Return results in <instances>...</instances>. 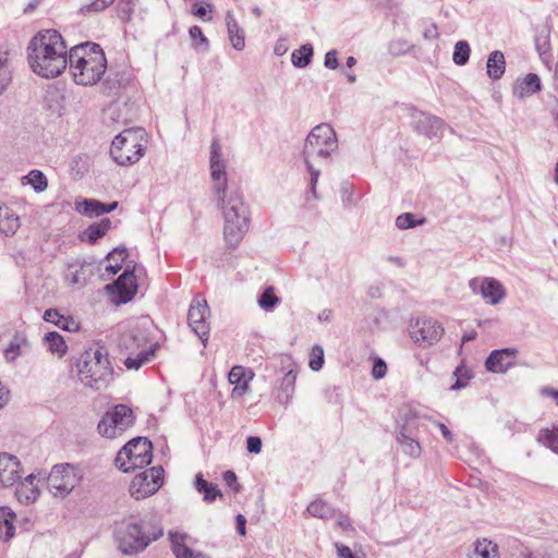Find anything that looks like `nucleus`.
I'll return each mask as SVG.
<instances>
[{
	"label": "nucleus",
	"instance_id": "a18cd8bd",
	"mask_svg": "<svg viewBox=\"0 0 558 558\" xmlns=\"http://www.w3.org/2000/svg\"><path fill=\"white\" fill-rule=\"evenodd\" d=\"M535 47L538 51L539 57L543 59L544 63L548 66V51H549V33L547 31H543L535 38Z\"/></svg>",
	"mask_w": 558,
	"mask_h": 558
},
{
	"label": "nucleus",
	"instance_id": "052dcab7",
	"mask_svg": "<svg viewBox=\"0 0 558 558\" xmlns=\"http://www.w3.org/2000/svg\"><path fill=\"white\" fill-rule=\"evenodd\" d=\"M210 10V4L207 3V4H195L193 7V10H192V13L193 15L199 17V19H203V20H206V16H207V13L208 11ZM211 17H207V20H210Z\"/></svg>",
	"mask_w": 558,
	"mask_h": 558
},
{
	"label": "nucleus",
	"instance_id": "bb28decb",
	"mask_svg": "<svg viewBox=\"0 0 558 558\" xmlns=\"http://www.w3.org/2000/svg\"><path fill=\"white\" fill-rule=\"evenodd\" d=\"M295 380H296V373L293 371L287 372L281 380L278 393H277V401L283 405L289 404L291 401L294 389H295Z\"/></svg>",
	"mask_w": 558,
	"mask_h": 558
},
{
	"label": "nucleus",
	"instance_id": "9d476101",
	"mask_svg": "<svg viewBox=\"0 0 558 558\" xmlns=\"http://www.w3.org/2000/svg\"><path fill=\"white\" fill-rule=\"evenodd\" d=\"M133 411L125 404H117L98 423V432L107 438H116L133 426Z\"/></svg>",
	"mask_w": 558,
	"mask_h": 558
},
{
	"label": "nucleus",
	"instance_id": "2f4dec72",
	"mask_svg": "<svg viewBox=\"0 0 558 558\" xmlns=\"http://www.w3.org/2000/svg\"><path fill=\"white\" fill-rule=\"evenodd\" d=\"M306 510L312 517L318 518L322 520H328L330 518H333L336 514V510L330 505H328L326 501H324L322 499H316V500L312 501L307 506Z\"/></svg>",
	"mask_w": 558,
	"mask_h": 558
},
{
	"label": "nucleus",
	"instance_id": "603ef678",
	"mask_svg": "<svg viewBox=\"0 0 558 558\" xmlns=\"http://www.w3.org/2000/svg\"><path fill=\"white\" fill-rule=\"evenodd\" d=\"M424 219L415 220L414 215L411 213L401 214L396 219V226L401 230L414 228L418 225H422Z\"/></svg>",
	"mask_w": 558,
	"mask_h": 558
},
{
	"label": "nucleus",
	"instance_id": "20e7f679",
	"mask_svg": "<svg viewBox=\"0 0 558 558\" xmlns=\"http://www.w3.org/2000/svg\"><path fill=\"white\" fill-rule=\"evenodd\" d=\"M78 377L86 387L100 390L113 379V367L104 347L85 350L77 362Z\"/></svg>",
	"mask_w": 558,
	"mask_h": 558
},
{
	"label": "nucleus",
	"instance_id": "6e6d98bb",
	"mask_svg": "<svg viewBox=\"0 0 558 558\" xmlns=\"http://www.w3.org/2000/svg\"><path fill=\"white\" fill-rule=\"evenodd\" d=\"M386 373H387V365L384 362V360L378 357L374 362L373 369H372V375H373V377L375 379H381V378L385 377Z\"/></svg>",
	"mask_w": 558,
	"mask_h": 558
},
{
	"label": "nucleus",
	"instance_id": "f257e3e1",
	"mask_svg": "<svg viewBox=\"0 0 558 558\" xmlns=\"http://www.w3.org/2000/svg\"><path fill=\"white\" fill-rule=\"evenodd\" d=\"M26 51L32 70H66V46L56 29L36 33L29 40Z\"/></svg>",
	"mask_w": 558,
	"mask_h": 558
},
{
	"label": "nucleus",
	"instance_id": "774afa93",
	"mask_svg": "<svg viewBox=\"0 0 558 558\" xmlns=\"http://www.w3.org/2000/svg\"><path fill=\"white\" fill-rule=\"evenodd\" d=\"M541 395L544 397H550L555 400L556 404L558 405V390H555L550 387H543L541 389Z\"/></svg>",
	"mask_w": 558,
	"mask_h": 558
},
{
	"label": "nucleus",
	"instance_id": "a878e982",
	"mask_svg": "<svg viewBox=\"0 0 558 558\" xmlns=\"http://www.w3.org/2000/svg\"><path fill=\"white\" fill-rule=\"evenodd\" d=\"M35 480L36 476L34 474H29L19 484L15 495L20 502L29 504L37 499L39 490L35 484Z\"/></svg>",
	"mask_w": 558,
	"mask_h": 558
},
{
	"label": "nucleus",
	"instance_id": "f3484780",
	"mask_svg": "<svg viewBox=\"0 0 558 558\" xmlns=\"http://www.w3.org/2000/svg\"><path fill=\"white\" fill-rule=\"evenodd\" d=\"M208 316L209 308L206 300H193L189 308L187 322L204 345L208 341L209 337V324L207 323Z\"/></svg>",
	"mask_w": 558,
	"mask_h": 558
},
{
	"label": "nucleus",
	"instance_id": "338daca9",
	"mask_svg": "<svg viewBox=\"0 0 558 558\" xmlns=\"http://www.w3.org/2000/svg\"><path fill=\"white\" fill-rule=\"evenodd\" d=\"M337 525L342 529L343 531L352 530V524L350 522V519L344 514H339L337 519Z\"/></svg>",
	"mask_w": 558,
	"mask_h": 558
},
{
	"label": "nucleus",
	"instance_id": "b1692460",
	"mask_svg": "<svg viewBox=\"0 0 558 558\" xmlns=\"http://www.w3.org/2000/svg\"><path fill=\"white\" fill-rule=\"evenodd\" d=\"M65 98L57 89H48L44 98V109L51 118H60L65 111Z\"/></svg>",
	"mask_w": 558,
	"mask_h": 558
},
{
	"label": "nucleus",
	"instance_id": "39448f33",
	"mask_svg": "<svg viewBox=\"0 0 558 558\" xmlns=\"http://www.w3.org/2000/svg\"><path fill=\"white\" fill-rule=\"evenodd\" d=\"M338 148V140L335 130L327 123H322L312 129L307 135L303 148V156L306 168L311 173V191L316 194V184L320 174L318 169H315L312 159L320 158L327 160L332 153Z\"/></svg>",
	"mask_w": 558,
	"mask_h": 558
},
{
	"label": "nucleus",
	"instance_id": "49530a36",
	"mask_svg": "<svg viewBox=\"0 0 558 558\" xmlns=\"http://www.w3.org/2000/svg\"><path fill=\"white\" fill-rule=\"evenodd\" d=\"M538 440L554 452L558 453V429H543L539 433Z\"/></svg>",
	"mask_w": 558,
	"mask_h": 558
},
{
	"label": "nucleus",
	"instance_id": "09e8293b",
	"mask_svg": "<svg viewBox=\"0 0 558 558\" xmlns=\"http://www.w3.org/2000/svg\"><path fill=\"white\" fill-rule=\"evenodd\" d=\"M324 364V350L319 344L313 345L310 353V362L308 365L312 371H319Z\"/></svg>",
	"mask_w": 558,
	"mask_h": 558
},
{
	"label": "nucleus",
	"instance_id": "f8f14e48",
	"mask_svg": "<svg viewBox=\"0 0 558 558\" xmlns=\"http://www.w3.org/2000/svg\"><path fill=\"white\" fill-rule=\"evenodd\" d=\"M444 335V327L433 318H418L410 325L411 339L421 347H430Z\"/></svg>",
	"mask_w": 558,
	"mask_h": 558
},
{
	"label": "nucleus",
	"instance_id": "ea45409f",
	"mask_svg": "<svg viewBox=\"0 0 558 558\" xmlns=\"http://www.w3.org/2000/svg\"><path fill=\"white\" fill-rule=\"evenodd\" d=\"M101 202L97 199H84L83 202L77 203L76 210L89 218L101 216L100 211Z\"/></svg>",
	"mask_w": 558,
	"mask_h": 558
},
{
	"label": "nucleus",
	"instance_id": "c03bdc74",
	"mask_svg": "<svg viewBox=\"0 0 558 558\" xmlns=\"http://www.w3.org/2000/svg\"><path fill=\"white\" fill-rule=\"evenodd\" d=\"M470 51L469 44L465 40H459L454 46L453 62L459 66L464 65L469 61Z\"/></svg>",
	"mask_w": 558,
	"mask_h": 558
},
{
	"label": "nucleus",
	"instance_id": "f03ea898",
	"mask_svg": "<svg viewBox=\"0 0 558 558\" xmlns=\"http://www.w3.org/2000/svg\"><path fill=\"white\" fill-rule=\"evenodd\" d=\"M215 197L225 218V240L230 247L234 248L248 230V207L244 202L243 194L236 189H228L222 195H215Z\"/></svg>",
	"mask_w": 558,
	"mask_h": 558
},
{
	"label": "nucleus",
	"instance_id": "69168bd1",
	"mask_svg": "<svg viewBox=\"0 0 558 558\" xmlns=\"http://www.w3.org/2000/svg\"><path fill=\"white\" fill-rule=\"evenodd\" d=\"M11 81V72H0V95L7 89Z\"/></svg>",
	"mask_w": 558,
	"mask_h": 558
},
{
	"label": "nucleus",
	"instance_id": "9b49d317",
	"mask_svg": "<svg viewBox=\"0 0 558 558\" xmlns=\"http://www.w3.org/2000/svg\"><path fill=\"white\" fill-rule=\"evenodd\" d=\"M163 484V469L153 466L134 476L130 485V494L135 499H144L154 495Z\"/></svg>",
	"mask_w": 558,
	"mask_h": 558
},
{
	"label": "nucleus",
	"instance_id": "7c9ffc66",
	"mask_svg": "<svg viewBox=\"0 0 558 558\" xmlns=\"http://www.w3.org/2000/svg\"><path fill=\"white\" fill-rule=\"evenodd\" d=\"M14 518V513L8 508L0 507V538L9 541L13 537L15 532Z\"/></svg>",
	"mask_w": 558,
	"mask_h": 558
},
{
	"label": "nucleus",
	"instance_id": "72a5a7b5",
	"mask_svg": "<svg viewBox=\"0 0 558 558\" xmlns=\"http://www.w3.org/2000/svg\"><path fill=\"white\" fill-rule=\"evenodd\" d=\"M313 58V46L305 44L292 52L291 61L295 68H305Z\"/></svg>",
	"mask_w": 558,
	"mask_h": 558
},
{
	"label": "nucleus",
	"instance_id": "bf43d9fd",
	"mask_svg": "<svg viewBox=\"0 0 558 558\" xmlns=\"http://www.w3.org/2000/svg\"><path fill=\"white\" fill-rule=\"evenodd\" d=\"M57 326L68 331H74L78 329V324L71 317L62 316L61 320L57 322Z\"/></svg>",
	"mask_w": 558,
	"mask_h": 558
},
{
	"label": "nucleus",
	"instance_id": "7ed1b4c3",
	"mask_svg": "<svg viewBox=\"0 0 558 558\" xmlns=\"http://www.w3.org/2000/svg\"><path fill=\"white\" fill-rule=\"evenodd\" d=\"M163 531L159 524L135 519H125L117 522L113 536L118 549L126 556L137 555L148 545L162 536Z\"/></svg>",
	"mask_w": 558,
	"mask_h": 558
},
{
	"label": "nucleus",
	"instance_id": "6e6552de",
	"mask_svg": "<svg viewBox=\"0 0 558 558\" xmlns=\"http://www.w3.org/2000/svg\"><path fill=\"white\" fill-rule=\"evenodd\" d=\"M84 470L76 464L59 463L52 466L48 477V490L56 497L64 498L83 481Z\"/></svg>",
	"mask_w": 558,
	"mask_h": 558
},
{
	"label": "nucleus",
	"instance_id": "4d7b16f0",
	"mask_svg": "<svg viewBox=\"0 0 558 558\" xmlns=\"http://www.w3.org/2000/svg\"><path fill=\"white\" fill-rule=\"evenodd\" d=\"M246 449L251 453H259L262 451V439L257 436H250L246 440Z\"/></svg>",
	"mask_w": 558,
	"mask_h": 558
},
{
	"label": "nucleus",
	"instance_id": "dca6fc26",
	"mask_svg": "<svg viewBox=\"0 0 558 558\" xmlns=\"http://www.w3.org/2000/svg\"><path fill=\"white\" fill-rule=\"evenodd\" d=\"M146 319H144L142 323H129L128 329H125L120 337V347L131 353L137 350H148L147 344L149 342V337L146 329Z\"/></svg>",
	"mask_w": 558,
	"mask_h": 558
},
{
	"label": "nucleus",
	"instance_id": "4be33fe9",
	"mask_svg": "<svg viewBox=\"0 0 558 558\" xmlns=\"http://www.w3.org/2000/svg\"><path fill=\"white\" fill-rule=\"evenodd\" d=\"M541 87L539 77L535 73L530 72L523 78L515 81L513 84V95L519 99H523L541 90Z\"/></svg>",
	"mask_w": 558,
	"mask_h": 558
},
{
	"label": "nucleus",
	"instance_id": "c85d7f7f",
	"mask_svg": "<svg viewBox=\"0 0 558 558\" xmlns=\"http://www.w3.org/2000/svg\"><path fill=\"white\" fill-rule=\"evenodd\" d=\"M19 228V217L7 205L0 203V232L9 235L15 233Z\"/></svg>",
	"mask_w": 558,
	"mask_h": 558
},
{
	"label": "nucleus",
	"instance_id": "423d86ee",
	"mask_svg": "<svg viewBox=\"0 0 558 558\" xmlns=\"http://www.w3.org/2000/svg\"><path fill=\"white\" fill-rule=\"evenodd\" d=\"M148 135L143 128H129L112 141L110 155L120 166L134 165L145 155Z\"/></svg>",
	"mask_w": 558,
	"mask_h": 558
},
{
	"label": "nucleus",
	"instance_id": "13d9d810",
	"mask_svg": "<svg viewBox=\"0 0 558 558\" xmlns=\"http://www.w3.org/2000/svg\"><path fill=\"white\" fill-rule=\"evenodd\" d=\"M324 64L329 70H336L339 65L338 58H337V51L336 50H329L325 54Z\"/></svg>",
	"mask_w": 558,
	"mask_h": 558
},
{
	"label": "nucleus",
	"instance_id": "c9c22d12",
	"mask_svg": "<svg viewBox=\"0 0 558 558\" xmlns=\"http://www.w3.org/2000/svg\"><path fill=\"white\" fill-rule=\"evenodd\" d=\"M111 228V221L108 218L102 219L98 223L89 226L84 234L90 243H95L97 240L102 238Z\"/></svg>",
	"mask_w": 558,
	"mask_h": 558
},
{
	"label": "nucleus",
	"instance_id": "79ce46f5",
	"mask_svg": "<svg viewBox=\"0 0 558 558\" xmlns=\"http://www.w3.org/2000/svg\"><path fill=\"white\" fill-rule=\"evenodd\" d=\"M23 180L31 184L37 193L44 192L48 186L47 178L40 170H31Z\"/></svg>",
	"mask_w": 558,
	"mask_h": 558
},
{
	"label": "nucleus",
	"instance_id": "f704fd0d",
	"mask_svg": "<svg viewBox=\"0 0 558 558\" xmlns=\"http://www.w3.org/2000/svg\"><path fill=\"white\" fill-rule=\"evenodd\" d=\"M44 341L48 348V350L58 355H63L66 351L65 342L61 335L57 331H49L45 335Z\"/></svg>",
	"mask_w": 558,
	"mask_h": 558
},
{
	"label": "nucleus",
	"instance_id": "0eeeda50",
	"mask_svg": "<svg viewBox=\"0 0 558 558\" xmlns=\"http://www.w3.org/2000/svg\"><path fill=\"white\" fill-rule=\"evenodd\" d=\"M153 445L145 437H136L124 445L118 452L114 464L123 473L150 464Z\"/></svg>",
	"mask_w": 558,
	"mask_h": 558
},
{
	"label": "nucleus",
	"instance_id": "2eb2a0df",
	"mask_svg": "<svg viewBox=\"0 0 558 558\" xmlns=\"http://www.w3.org/2000/svg\"><path fill=\"white\" fill-rule=\"evenodd\" d=\"M209 168L213 181V194L222 195L226 190L230 187L228 186L226 163L222 160L221 146L217 140H214L210 145Z\"/></svg>",
	"mask_w": 558,
	"mask_h": 558
},
{
	"label": "nucleus",
	"instance_id": "5701e85b",
	"mask_svg": "<svg viewBox=\"0 0 558 558\" xmlns=\"http://www.w3.org/2000/svg\"><path fill=\"white\" fill-rule=\"evenodd\" d=\"M253 377V374L246 378L245 368L242 366H234L229 372L228 378L231 385H233L232 389V398H241L243 397L247 390H248V380H251Z\"/></svg>",
	"mask_w": 558,
	"mask_h": 558
},
{
	"label": "nucleus",
	"instance_id": "a211bd4d",
	"mask_svg": "<svg viewBox=\"0 0 558 558\" xmlns=\"http://www.w3.org/2000/svg\"><path fill=\"white\" fill-rule=\"evenodd\" d=\"M469 287L475 294H481L487 304L496 305L506 296L502 284L494 278H473Z\"/></svg>",
	"mask_w": 558,
	"mask_h": 558
},
{
	"label": "nucleus",
	"instance_id": "58836bf2",
	"mask_svg": "<svg viewBox=\"0 0 558 558\" xmlns=\"http://www.w3.org/2000/svg\"><path fill=\"white\" fill-rule=\"evenodd\" d=\"M106 72H70L73 81L77 85L92 86L101 81V75Z\"/></svg>",
	"mask_w": 558,
	"mask_h": 558
},
{
	"label": "nucleus",
	"instance_id": "c756f323",
	"mask_svg": "<svg viewBox=\"0 0 558 558\" xmlns=\"http://www.w3.org/2000/svg\"><path fill=\"white\" fill-rule=\"evenodd\" d=\"M87 265L85 263H72L69 264L65 280L71 286H84L87 281L86 274Z\"/></svg>",
	"mask_w": 558,
	"mask_h": 558
},
{
	"label": "nucleus",
	"instance_id": "3c124183",
	"mask_svg": "<svg viewBox=\"0 0 558 558\" xmlns=\"http://www.w3.org/2000/svg\"><path fill=\"white\" fill-rule=\"evenodd\" d=\"M190 37L192 39L193 45L202 50H206L208 48V40L203 34V31L199 26L194 25L189 31Z\"/></svg>",
	"mask_w": 558,
	"mask_h": 558
},
{
	"label": "nucleus",
	"instance_id": "e433bc0d",
	"mask_svg": "<svg viewBox=\"0 0 558 558\" xmlns=\"http://www.w3.org/2000/svg\"><path fill=\"white\" fill-rule=\"evenodd\" d=\"M398 441L403 452L409 457L418 458L421 456L422 448L416 437L398 435Z\"/></svg>",
	"mask_w": 558,
	"mask_h": 558
},
{
	"label": "nucleus",
	"instance_id": "1a4fd4ad",
	"mask_svg": "<svg viewBox=\"0 0 558 558\" xmlns=\"http://www.w3.org/2000/svg\"><path fill=\"white\" fill-rule=\"evenodd\" d=\"M68 61L70 68L84 70H107V59L100 45L93 41H85L72 47L69 51Z\"/></svg>",
	"mask_w": 558,
	"mask_h": 558
},
{
	"label": "nucleus",
	"instance_id": "864d4df0",
	"mask_svg": "<svg viewBox=\"0 0 558 558\" xmlns=\"http://www.w3.org/2000/svg\"><path fill=\"white\" fill-rule=\"evenodd\" d=\"M113 1L114 0H93L81 7L80 12L83 14L99 13L107 9Z\"/></svg>",
	"mask_w": 558,
	"mask_h": 558
},
{
	"label": "nucleus",
	"instance_id": "393cba45",
	"mask_svg": "<svg viewBox=\"0 0 558 558\" xmlns=\"http://www.w3.org/2000/svg\"><path fill=\"white\" fill-rule=\"evenodd\" d=\"M32 345L24 335L16 333L11 340L9 347L4 350V357L8 362L15 361L19 356L31 352Z\"/></svg>",
	"mask_w": 558,
	"mask_h": 558
},
{
	"label": "nucleus",
	"instance_id": "a19ab883",
	"mask_svg": "<svg viewBox=\"0 0 558 558\" xmlns=\"http://www.w3.org/2000/svg\"><path fill=\"white\" fill-rule=\"evenodd\" d=\"M155 347H156V344L149 345L148 350H141L135 357H132V356L126 357V360L124 362L126 368L138 369L144 363L149 361V357L155 352Z\"/></svg>",
	"mask_w": 558,
	"mask_h": 558
},
{
	"label": "nucleus",
	"instance_id": "aec40b11",
	"mask_svg": "<svg viewBox=\"0 0 558 558\" xmlns=\"http://www.w3.org/2000/svg\"><path fill=\"white\" fill-rule=\"evenodd\" d=\"M518 350L505 348L494 350L486 359L485 366L488 372L504 374L514 365Z\"/></svg>",
	"mask_w": 558,
	"mask_h": 558
},
{
	"label": "nucleus",
	"instance_id": "ddd939ff",
	"mask_svg": "<svg viewBox=\"0 0 558 558\" xmlns=\"http://www.w3.org/2000/svg\"><path fill=\"white\" fill-rule=\"evenodd\" d=\"M137 117L135 102L128 100H116L107 106L102 113V122L108 128H116L128 124Z\"/></svg>",
	"mask_w": 558,
	"mask_h": 558
},
{
	"label": "nucleus",
	"instance_id": "4468645a",
	"mask_svg": "<svg viewBox=\"0 0 558 558\" xmlns=\"http://www.w3.org/2000/svg\"><path fill=\"white\" fill-rule=\"evenodd\" d=\"M135 270V266L133 269H130L128 266L124 272L113 283L106 286V291L113 302L118 304L126 303L136 294L137 282L134 275Z\"/></svg>",
	"mask_w": 558,
	"mask_h": 558
},
{
	"label": "nucleus",
	"instance_id": "680f3d73",
	"mask_svg": "<svg viewBox=\"0 0 558 558\" xmlns=\"http://www.w3.org/2000/svg\"><path fill=\"white\" fill-rule=\"evenodd\" d=\"M204 500L210 502L216 499L217 496H220V490L216 485L210 484L206 490L203 492Z\"/></svg>",
	"mask_w": 558,
	"mask_h": 558
},
{
	"label": "nucleus",
	"instance_id": "37998d69",
	"mask_svg": "<svg viewBox=\"0 0 558 558\" xmlns=\"http://www.w3.org/2000/svg\"><path fill=\"white\" fill-rule=\"evenodd\" d=\"M423 426L421 418L416 415L407 416L404 423L400 427L399 435H411L412 437H418L420 427Z\"/></svg>",
	"mask_w": 558,
	"mask_h": 558
},
{
	"label": "nucleus",
	"instance_id": "4c0bfd02",
	"mask_svg": "<svg viewBox=\"0 0 558 558\" xmlns=\"http://www.w3.org/2000/svg\"><path fill=\"white\" fill-rule=\"evenodd\" d=\"M128 257V251L125 247H116L107 254V259L114 260L113 264H109L106 270L112 275H116L122 268V263Z\"/></svg>",
	"mask_w": 558,
	"mask_h": 558
},
{
	"label": "nucleus",
	"instance_id": "de8ad7c7",
	"mask_svg": "<svg viewBox=\"0 0 558 558\" xmlns=\"http://www.w3.org/2000/svg\"><path fill=\"white\" fill-rule=\"evenodd\" d=\"M279 302V299L275 294L272 287H268L264 290L258 299V305L264 310H271Z\"/></svg>",
	"mask_w": 558,
	"mask_h": 558
},
{
	"label": "nucleus",
	"instance_id": "5fc2aeb1",
	"mask_svg": "<svg viewBox=\"0 0 558 558\" xmlns=\"http://www.w3.org/2000/svg\"><path fill=\"white\" fill-rule=\"evenodd\" d=\"M174 555L177 558H206L202 555H195L187 546L185 545H175L174 546Z\"/></svg>",
	"mask_w": 558,
	"mask_h": 558
},
{
	"label": "nucleus",
	"instance_id": "0e129e2a",
	"mask_svg": "<svg viewBox=\"0 0 558 558\" xmlns=\"http://www.w3.org/2000/svg\"><path fill=\"white\" fill-rule=\"evenodd\" d=\"M62 315L57 310L49 308L44 313V319L48 323L57 325L58 320H61Z\"/></svg>",
	"mask_w": 558,
	"mask_h": 558
},
{
	"label": "nucleus",
	"instance_id": "e2e57ef3",
	"mask_svg": "<svg viewBox=\"0 0 558 558\" xmlns=\"http://www.w3.org/2000/svg\"><path fill=\"white\" fill-rule=\"evenodd\" d=\"M223 481L230 488H232L236 492L239 490L236 475L233 471H226L223 473Z\"/></svg>",
	"mask_w": 558,
	"mask_h": 558
},
{
	"label": "nucleus",
	"instance_id": "8fccbe9b",
	"mask_svg": "<svg viewBox=\"0 0 558 558\" xmlns=\"http://www.w3.org/2000/svg\"><path fill=\"white\" fill-rule=\"evenodd\" d=\"M486 70H506V59L504 52L495 50L489 53Z\"/></svg>",
	"mask_w": 558,
	"mask_h": 558
},
{
	"label": "nucleus",
	"instance_id": "412c9836",
	"mask_svg": "<svg viewBox=\"0 0 558 558\" xmlns=\"http://www.w3.org/2000/svg\"><path fill=\"white\" fill-rule=\"evenodd\" d=\"M21 477L20 460L7 452L0 453V487L14 485Z\"/></svg>",
	"mask_w": 558,
	"mask_h": 558
},
{
	"label": "nucleus",
	"instance_id": "cd10ccee",
	"mask_svg": "<svg viewBox=\"0 0 558 558\" xmlns=\"http://www.w3.org/2000/svg\"><path fill=\"white\" fill-rule=\"evenodd\" d=\"M226 24L232 47L236 50H242L245 46L244 32L239 26L231 11H228L226 14Z\"/></svg>",
	"mask_w": 558,
	"mask_h": 558
},
{
	"label": "nucleus",
	"instance_id": "6ab92c4d",
	"mask_svg": "<svg viewBox=\"0 0 558 558\" xmlns=\"http://www.w3.org/2000/svg\"><path fill=\"white\" fill-rule=\"evenodd\" d=\"M411 118L412 125L417 133L428 138L441 135L445 122L440 118L418 110H413L411 112Z\"/></svg>",
	"mask_w": 558,
	"mask_h": 558
},
{
	"label": "nucleus",
	"instance_id": "473e14b6",
	"mask_svg": "<svg viewBox=\"0 0 558 558\" xmlns=\"http://www.w3.org/2000/svg\"><path fill=\"white\" fill-rule=\"evenodd\" d=\"M470 558H498L497 545L485 538L477 541Z\"/></svg>",
	"mask_w": 558,
	"mask_h": 558
}]
</instances>
